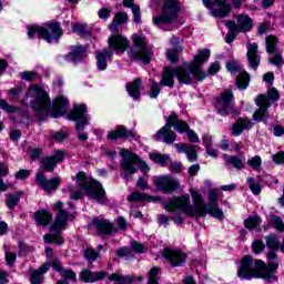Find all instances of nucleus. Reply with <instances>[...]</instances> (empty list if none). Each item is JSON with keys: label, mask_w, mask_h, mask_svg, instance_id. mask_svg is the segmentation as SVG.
Segmentation results:
<instances>
[{"label": "nucleus", "mask_w": 284, "mask_h": 284, "mask_svg": "<svg viewBox=\"0 0 284 284\" xmlns=\"http://www.w3.org/2000/svg\"><path fill=\"white\" fill-rule=\"evenodd\" d=\"M190 192L193 204L190 203V195L185 194L171 199L164 204V210L171 214L183 212L186 216H207L209 214L213 219H217V221H223L225 219V213L219 207V199L223 196V193L216 190L209 191V203L205 204L203 195L199 191L191 190Z\"/></svg>", "instance_id": "nucleus-1"}, {"label": "nucleus", "mask_w": 284, "mask_h": 284, "mask_svg": "<svg viewBox=\"0 0 284 284\" xmlns=\"http://www.w3.org/2000/svg\"><path fill=\"white\" fill-rule=\"evenodd\" d=\"M210 49H201L190 64H183L175 69L166 67L160 81L161 85L174 88V77H176L179 83H184L185 85L207 79V73L201 69V65L210 59Z\"/></svg>", "instance_id": "nucleus-2"}, {"label": "nucleus", "mask_w": 284, "mask_h": 284, "mask_svg": "<svg viewBox=\"0 0 284 284\" xmlns=\"http://www.w3.org/2000/svg\"><path fill=\"white\" fill-rule=\"evenodd\" d=\"M276 270H278V262H268V265L261 260L252 258V256H244L237 267V276L241 281H252V278H263L265 283H275Z\"/></svg>", "instance_id": "nucleus-3"}, {"label": "nucleus", "mask_w": 284, "mask_h": 284, "mask_svg": "<svg viewBox=\"0 0 284 284\" xmlns=\"http://www.w3.org/2000/svg\"><path fill=\"white\" fill-rule=\"evenodd\" d=\"M172 128H175L180 134L186 132L191 143H199L200 139L196 132L190 130L187 122L180 120L176 113H171V115L166 119V124L153 135V139L155 141L166 143L168 145H172V143L176 141V133L172 131Z\"/></svg>", "instance_id": "nucleus-4"}, {"label": "nucleus", "mask_w": 284, "mask_h": 284, "mask_svg": "<svg viewBox=\"0 0 284 284\" xmlns=\"http://www.w3.org/2000/svg\"><path fill=\"white\" fill-rule=\"evenodd\" d=\"M75 179L80 191H74V187L71 185L62 189V192H69L70 199L78 201V199L83 196V192H85L89 199H93V201L101 204L106 203L108 197H105V190H103L101 183L88 178L84 172L78 173Z\"/></svg>", "instance_id": "nucleus-5"}, {"label": "nucleus", "mask_w": 284, "mask_h": 284, "mask_svg": "<svg viewBox=\"0 0 284 284\" xmlns=\"http://www.w3.org/2000/svg\"><path fill=\"white\" fill-rule=\"evenodd\" d=\"M53 210L58 212L55 214V220L50 226L51 233L45 234L43 236L44 243H55V245H63L65 241L61 235V231L68 227V223L74 221V214L68 213V211L63 210V202H57L53 204Z\"/></svg>", "instance_id": "nucleus-6"}, {"label": "nucleus", "mask_w": 284, "mask_h": 284, "mask_svg": "<svg viewBox=\"0 0 284 284\" xmlns=\"http://www.w3.org/2000/svg\"><path fill=\"white\" fill-rule=\"evenodd\" d=\"M24 103L26 105H31L40 119H43L52 108L50 95H48V92L43 90V88L37 84L29 87L26 93Z\"/></svg>", "instance_id": "nucleus-7"}, {"label": "nucleus", "mask_w": 284, "mask_h": 284, "mask_svg": "<svg viewBox=\"0 0 284 284\" xmlns=\"http://www.w3.org/2000/svg\"><path fill=\"white\" fill-rule=\"evenodd\" d=\"M109 49L98 51L95 54L98 70L103 71L108 69V61H112V57L115 54H123L130 45V41L123 36H111L108 39Z\"/></svg>", "instance_id": "nucleus-8"}, {"label": "nucleus", "mask_w": 284, "mask_h": 284, "mask_svg": "<svg viewBox=\"0 0 284 284\" xmlns=\"http://www.w3.org/2000/svg\"><path fill=\"white\" fill-rule=\"evenodd\" d=\"M120 156L122 158V162L120 168L122 170L121 176L124 181H130L132 179V174H136L139 172V168L141 172L148 174L150 172V166L148 163L143 162L139 155L134 154L132 151L128 149H121Z\"/></svg>", "instance_id": "nucleus-9"}, {"label": "nucleus", "mask_w": 284, "mask_h": 284, "mask_svg": "<svg viewBox=\"0 0 284 284\" xmlns=\"http://www.w3.org/2000/svg\"><path fill=\"white\" fill-rule=\"evenodd\" d=\"M28 37L30 39L39 37V39H44L47 43H57L63 37V29L59 22H48L42 27L32 24L28 27Z\"/></svg>", "instance_id": "nucleus-10"}, {"label": "nucleus", "mask_w": 284, "mask_h": 284, "mask_svg": "<svg viewBox=\"0 0 284 284\" xmlns=\"http://www.w3.org/2000/svg\"><path fill=\"white\" fill-rule=\"evenodd\" d=\"M181 14V1L180 0H164L162 6V14L160 17H153L154 26L161 28L162 30L172 31L174 28H165L166 26H172L176 23Z\"/></svg>", "instance_id": "nucleus-11"}, {"label": "nucleus", "mask_w": 284, "mask_h": 284, "mask_svg": "<svg viewBox=\"0 0 284 284\" xmlns=\"http://www.w3.org/2000/svg\"><path fill=\"white\" fill-rule=\"evenodd\" d=\"M278 101V91L276 89H270L267 94H260L255 99V105H257V110L253 113V120L263 123H267L270 119V113L267 109Z\"/></svg>", "instance_id": "nucleus-12"}, {"label": "nucleus", "mask_w": 284, "mask_h": 284, "mask_svg": "<svg viewBox=\"0 0 284 284\" xmlns=\"http://www.w3.org/2000/svg\"><path fill=\"white\" fill-rule=\"evenodd\" d=\"M135 49L129 51V57L132 61H140L141 63H150L154 53L152 52V47L148 45L145 37L140 34L132 36Z\"/></svg>", "instance_id": "nucleus-13"}, {"label": "nucleus", "mask_w": 284, "mask_h": 284, "mask_svg": "<svg viewBox=\"0 0 284 284\" xmlns=\"http://www.w3.org/2000/svg\"><path fill=\"white\" fill-rule=\"evenodd\" d=\"M70 116L72 121H75V130L78 132L79 141H85L88 139V133L83 132L85 125L90 118L88 116V106L85 104H77L71 111Z\"/></svg>", "instance_id": "nucleus-14"}, {"label": "nucleus", "mask_w": 284, "mask_h": 284, "mask_svg": "<svg viewBox=\"0 0 284 284\" xmlns=\"http://www.w3.org/2000/svg\"><path fill=\"white\" fill-rule=\"evenodd\" d=\"M152 181L153 185H155L160 192H163V194H173V192H176V190L181 187L179 180L172 175L153 176Z\"/></svg>", "instance_id": "nucleus-15"}, {"label": "nucleus", "mask_w": 284, "mask_h": 284, "mask_svg": "<svg viewBox=\"0 0 284 284\" xmlns=\"http://www.w3.org/2000/svg\"><path fill=\"white\" fill-rule=\"evenodd\" d=\"M226 70H229L231 74H239L235 78V83L239 90H247L250 87V74L243 71L241 63L236 61H230L226 63Z\"/></svg>", "instance_id": "nucleus-16"}, {"label": "nucleus", "mask_w": 284, "mask_h": 284, "mask_svg": "<svg viewBox=\"0 0 284 284\" xmlns=\"http://www.w3.org/2000/svg\"><path fill=\"white\" fill-rule=\"evenodd\" d=\"M234 93H232V90H225L215 103V110L217 111V114H221L222 116L234 114L236 109H234V105H232Z\"/></svg>", "instance_id": "nucleus-17"}, {"label": "nucleus", "mask_w": 284, "mask_h": 284, "mask_svg": "<svg viewBox=\"0 0 284 284\" xmlns=\"http://www.w3.org/2000/svg\"><path fill=\"white\" fill-rule=\"evenodd\" d=\"M205 8H212L216 6V9H211L212 17H219L220 19H225L232 12V4L227 0H202Z\"/></svg>", "instance_id": "nucleus-18"}, {"label": "nucleus", "mask_w": 284, "mask_h": 284, "mask_svg": "<svg viewBox=\"0 0 284 284\" xmlns=\"http://www.w3.org/2000/svg\"><path fill=\"white\" fill-rule=\"evenodd\" d=\"M278 43V40L274 36H268L266 38V52L268 54H274V57L270 58V63L272 65H277V68H281L283 65V55H281V52L276 49V44Z\"/></svg>", "instance_id": "nucleus-19"}, {"label": "nucleus", "mask_w": 284, "mask_h": 284, "mask_svg": "<svg viewBox=\"0 0 284 284\" xmlns=\"http://www.w3.org/2000/svg\"><path fill=\"white\" fill-rule=\"evenodd\" d=\"M65 151L55 150L51 156H45L41 160L40 165L44 172H52L57 164L63 163Z\"/></svg>", "instance_id": "nucleus-20"}, {"label": "nucleus", "mask_w": 284, "mask_h": 284, "mask_svg": "<svg viewBox=\"0 0 284 284\" xmlns=\"http://www.w3.org/2000/svg\"><path fill=\"white\" fill-rule=\"evenodd\" d=\"M163 256L171 267H181L185 263V258H187L185 253L176 248H165Z\"/></svg>", "instance_id": "nucleus-21"}, {"label": "nucleus", "mask_w": 284, "mask_h": 284, "mask_svg": "<svg viewBox=\"0 0 284 284\" xmlns=\"http://www.w3.org/2000/svg\"><path fill=\"white\" fill-rule=\"evenodd\" d=\"M36 181L44 192H54L61 185V178H53L51 180H48L45 178V174L43 172H38L36 174Z\"/></svg>", "instance_id": "nucleus-22"}, {"label": "nucleus", "mask_w": 284, "mask_h": 284, "mask_svg": "<svg viewBox=\"0 0 284 284\" xmlns=\"http://www.w3.org/2000/svg\"><path fill=\"white\" fill-rule=\"evenodd\" d=\"M174 148L178 150L179 154L184 153L190 163H194V161L199 159V145L176 143Z\"/></svg>", "instance_id": "nucleus-23"}, {"label": "nucleus", "mask_w": 284, "mask_h": 284, "mask_svg": "<svg viewBox=\"0 0 284 284\" xmlns=\"http://www.w3.org/2000/svg\"><path fill=\"white\" fill-rule=\"evenodd\" d=\"M68 105H70V101H68L65 97H58L53 101L51 116L53 119H59V116H65V113L68 112Z\"/></svg>", "instance_id": "nucleus-24"}, {"label": "nucleus", "mask_w": 284, "mask_h": 284, "mask_svg": "<svg viewBox=\"0 0 284 284\" xmlns=\"http://www.w3.org/2000/svg\"><path fill=\"white\" fill-rule=\"evenodd\" d=\"M248 65L253 70H256L261 64V55H258V44L251 43L247 45V53H246Z\"/></svg>", "instance_id": "nucleus-25"}, {"label": "nucleus", "mask_w": 284, "mask_h": 284, "mask_svg": "<svg viewBox=\"0 0 284 284\" xmlns=\"http://www.w3.org/2000/svg\"><path fill=\"white\" fill-rule=\"evenodd\" d=\"M85 52H88V49L85 47H72L69 54L65 55V60L70 63H81V61H83V57H85Z\"/></svg>", "instance_id": "nucleus-26"}, {"label": "nucleus", "mask_w": 284, "mask_h": 284, "mask_svg": "<svg viewBox=\"0 0 284 284\" xmlns=\"http://www.w3.org/2000/svg\"><path fill=\"white\" fill-rule=\"evenodd\" d=\"M108 276L106 272H92L90 270H84L80 273V281L83 283H94L97 281H103Z\"/></svg>", "instance_id": "nucleus-27"}, {"label": "nucleus", "mask_w": 284, "mask_h": 284, "mask_svg": "<svg viewBox=\"0 0 284 284\" xmlns=\"http://www.w3.org/2000/svg\"><path fill=\"white\" fill-rule=\"evenodd\" d=\"M252 121L247 119H239L231 129L233 136H241L245 130H252Z\"/></svg>", "instance_id": "nucleus-28"}, {"label": "nucleus", "mask_w": 284, "mask_h": 284, "mask_svg": "<svg viewBox=\"0 0 284 284\" xmlns=\"http://www.w3.org/2000/svg\"><path fill=\"white\" fill-rule=\"evenodd\" d=\"M253 28L252 18L247 14H239L236 17V32H250Z\"/></svg>", "instance_id": "nucleus-29"}, {"label": "nucleus", "mask_w": 284, "mask_h": 284, "mask_svg": "<svg viewBox=\"0 0 284 284\" xmlns=\"http://www.w3.org/2000/svg\"><path fill=\"white\" fill-rule=\"evenodd\" d=\"M134 138V132L126 130L123 126H119L114 131L108 133L106 139L109 141H116V139H132Z\"/></svg>", "instance_id": "nucleus-30"}, {"label": "nucleus", "mask_w": 284, "mask_h": 284, "mask_svg": "<svg viewBox=\"0 0 284 284\" xmlns=\"http://www.w3.org/2000/svg\"><path fill=\"white\" fill-rule=\"evenodd\" d=\"M92 225L93 227H95V230H98L99 234H112V232H114L112 223L106 220H101L97 217L92 221Z\"/></svg>", "instance_id": "nucleus-31"}, {"label": "nucleus", "mask_w": 284, "mask_h": 284, "mask_svg": "<svg viewBox=\"0 0 284 284\" xmlns=\"http://www.w3.org/2000/svg\"><path fill=\"white\" fill-rule=\"evenodd\" d=\"M170 220L173 221V223H175V225H183L184 220H183V215H181V213H178L175 215H163L160 214L158 216V223L159 225H163L164 227H168L170 225Z\"/></svg>", "instance_id": "nucleus-32"}, {"label": "nucleus", "mask_w": 284, "mask_h": 284, "mask_svg": "<svg viewBox=\"0 0 284 284\" xmlns=\"http://www.w3.org/2000/svg\"><path fill=\"white\" fill-rule=\"evenodd\" d=\"M128 94L133 98V101L141 99V79L138 78L133 82L126 84Z\"/></svg>", "instance_id": "nucleus-33"}, {"label": "nucleus", "mask_w": 284, "mask_h": 284, "mask_svg": "<svg viewBox=\"0 0 284 284\" xmlns=\"http://www.w3.org/2000/svg\"><path fill=\"white\" fill-rule=\"evenodd\" d=\"M52 267L55 272H59L63 278H69V281H77V273L72 270H64L61 266V262L54 260L52 262Z\"/></svg>", "instance_id": "nucleus-34"}, {"label": "nucleus", "mask_w": 284, "mask_h": 284, "mask_svg": "<svg viewBox=\"0 0 284 284\" xmlns=\"http://www.w3.org/2000/svg\"><path fill=\"white\" fill-rule=\"evenodd\" d=\"M121 23H128V13L126 12H118L115 13V17L112 21V23L109 26V29L113 32H116L119 30V26Z\"/></svg>", "instance_id": "nucleus-35"}, {"label": "nucleus", "mask_w": 284, "mask_h": 284, "mask_svg": "<svg viewBox=\"0 0 284 284\" xmlns=\"http://www.w3.org/2000/svg\"><path fill=\"white\" fill-rule=\"evenodd\" d=\"M128 201H148L150 203L152 201H161V197L150 196L146 193L133 192L128 196Z\"/></svg>", "instance_id": "nucleus-36"}, {"label": "nucleus", "mask_w": 284, "mask_h": 284, "mask_svg": "<svg viewBox=\"0 0 284 284\" xmlns=\"http://www.w3.org/2000/svg\"><path fill=\"white\" fill-rule=\"evenodd\" d=\"M52 221V213L42 210V211H38L36 213V222L38 223V225H48V223H50Z\"/></svg>", "instance_id": "nucleus-37"}, {"label": "nucleus", "mask_w": 284, "mask_h": 284, "mask_svg": "<svg viewBox=\"0 0 284 284\" xmlns=\"http://www.w3.org/2000/svg\"><path fill=\"white\" fill-rule=\"evenodd\" d=\"M224 161L226 165H230L231 168H235V170H243V168L245 166V164H243L242 159H239L233 155L224 154Z\"/></svg>", "instance_id": "nucleus-38"}, {"label": "nucleus", "mask_w": 284, "mask_h": 284, "mask_svg": "<svg viewBox=\"0 0 284 284\" xmlns=\"http://www.w3.org/2000/svg\"><path fill=\"white\" fill-rule=\"evenodd\" d=\"M246 230H256L261 225V217L258 215H251L244 221Z\"/></svg>", "instance_id": "nucleus-39"}, {"label": "nucleus", "mask_w": 284, "mask_h": 284, "mask_svg": "<svg viewBox=\"0 0 284 284\" xmlns=\"http://www.w3.org/2000/svg\"><path fill=\"white\" fill-rule=\"evenodd\" d=\"M150 159L153 163H158L159 165H166V163H170V156L168 154L150 153Z\"/></svg>", "instance_id": "nucleus-40"}, {"label": "nucleus", "mask_w": 284, "mask_h": 284, "mask_svg": "<svg viewBox=\"0 0 284 284\" xmlns=\"http://www.w3.org/2000/svg\"><path fill=\"white\" fill-rule=\"evenodd\" d=\"M21 196H23V192H18L14 194H9L7 196V206L10 210H13V207H17V205H19V200L21 199Z\"/></svg>", "instance_id": "nucleus-41"}, {"label": "nucleus", "mask_w": 284, "mask_h": 284, "mask_svg": "<svg viewBox=\"0 0 284 284\" xmlns=\"http://www.w3.org/2000/svg\"><path fill=\"white\" fill-rule=\"evenodd\" d=\"M72 32L79 34V37H90L91 34L90 27H88V24H73Z\"/></svg>", "instance_id": "nucleus-42"}, {"label": "nucleus", "mask_w": 284, "mask_h": 284, "mask_svg": "<svg viewBox=\"0 0 284 284\" xmlns=\"http://www.w3.org/2000/svg\"><path fill=\"white\" fill-rule=\"evenodd\" d=\"M247 165L252 168L254 172H261V165H263V160L261 156L255 155L247 160Z\"/></svg>", "instance_id": "nucleus-43"}, {"label": "nucleus", "mask_w": 284, "mask_h": 284, "mask_svg": "<svg viewBox=\"0 0 284 284\" xmlns=\"http://www.w3.org/2000/svg\"><path fill=\"white\" fill-rule=\"evenodd\" d=\"M183 48L181 47H175L174 49H169L166 51V59L171 62V63H176V61H179V52H182Z\"/></svg>", "instance_id": "nucleus-44"}, {"label": "nucleus", "mask_w": 284, "mask_h": 284, "mask_svg": "<svg viewBox=\"0 0 284 284\" xmlns=\"http://www.w3.org/2000/svg\"><path fill=\"white\" fill-rule=\"evenodd\" d=\"M247 185L251 190V192L255 195L258 196L261 194V183L256 181L254 178H247Z\"/></svg>", "instance_id": "nucleus-45"}, {"label": "nucleus", "mask_w": 284, "mask_h": 284, "mask_svg": "<svg viewBox=\"0 0 284 284\" xmlns=\"http://www.w3.org/2000/svg\"><path fill=\"white\" fill-rule=\"evenodd\" d=\"M109 278L114 281V284H132V277L119 275L116 273L111 274Z\"/></svg>", "instance_id": "nucleus-46"}, {"label": "nucleus", "mask_w": 284, "mask_h": 284, "mask_svg": "<svg viewBox=\"0 0 284 284\" xmlns=\"http://www.w3.org/2000/svg\"><path fill=\"white\" fill-rule=\"evenodd\" d=\"M270 223L272 227L277 230V232H284V223L283 220L278 215H271Z\"/></svg>", "instance_id": "nucleus-47"}, {"label": "nucleus", "mask_w": 284, "mask_h": 284, "mask_svg": "<svg viewBox=\"0 0 284 284\" xmlns=\"http://www.w3.org/2000/svg\"><path fill=\"white\" fill-rule=\"evenodd\" d=\"M280 246L281 244L278 242V237H276L275 235L266 236V247H268V250L275 252L276 250H280Z\"/></svg>", "instance_id": "nucleus-48"}, {"label": "nucleus", "mask_w": 284, "mask_h": 284, "mask_svg": "<svg viewBox=\"0 0 284 284\" xmlns=\"http://www.w3.org/2000/svg\"><path fill=\"white\" fill-rule=\"evenodd\" d=\"M21 92H23V87H21V85L14 87V88L8 90L7 94H8L9 101H17V99H19V97H21Z\"/></svg>", "instance_id": "nucleus-49"}, {"label": "nucleus", "mask_w": 284, "mask_h": 284, "mask_svg": "<svg viewBox=\"0 0 284 284\" xmlns=\"http://www.w3.org/2000/svg\"><path fill=\"white\" fill-rule=\"evenodd\" d=\"M31 284H43V275L39 271H29Z\"/></svg>", "instance_id": "nucleus-50"}, {"label": "nucleus", "mask_w": 284, "mask_h": 284, "mask_svg": "<svg viewBox=\"0 0 284 284\" xmlns=\"http://www.w3.org/2000/svg\"><path fill=\"white\" fill-rule=\"evenodd\" d=\"M150 90L151 99H156V97L161 94V88L159 87V82H154V80H150Z\"/></svg>", "instance_id": "nucleus-51"}, {"label": "nucleus", "mask_w": 284, "mask_h": 284, "mask_svg": "<svg viewBox=\"0 0 284 284\" xmlns=\"http://www.w3.org/2000/svg\"><path fill=\"white\" fill-rule=\"evenodd\" d=\"M65 139H68V133H65L63 131H58V132L51 134V140L55 141V143H63V141H65Z\"/></svg>", "instance_id": "nucleus-52"}, {"label": "nucleus", "mask_w": 284, "mask_h": 284, "mask_svg": "<svg viewBox=\"0 0 284 284\" xmlns=\"http://www.w3.org/2000/svg\"><path fill=\"white\" fill-rule=\"evenodd\" d=\"M252 250H253L254 254H261V252H263V250H265V244L261 240H255L252 243Z\"/></svg>", "instance_id": "nucleus-53"}, {"label": "nucleus", "mask_w": 284, "mask_h": 284, "mask_svg": "<svg viewBox=\"0 0 284 284\" xmlns=\"http://www.w3.org/2000/svg\"><path fill=\"white\" fill-rule=\"evenodd\" d=\"M131 247L135 254H144L146 252L145 246L136 241L131 243Z\"/></svg>", "instance_id": "nucleus-54"}, {"label": "nucleus", "mask_w": 284, "mask_h": 284, "mask_svg": "<svg viewBox=\"0 0 284 284\" xmlns=\"http://www.w3.org/2000/svg\"><path fill=\"white\" fill-rule=\"evenodd\" d=\"M272 159L275 165H284V151H280L276 154H273Z\"/></svg>", "instance_id": "nucleus-55"}, {"label": "nucleus", "mask_w": 284, "mask_h": 284, "mask_svg": "<svg viewBox=\"0 0 284 284\" xmlns=\"http://www.w3.org/2000/svg\"><path fill=\"white\" fill-rule=\"evenodd\" d=\"M131 10L134 23H141V8L139 6H132Z\"/></svg>", "instance_id": "nucleus-56"}, {"label": "nucleus", "mask_w": 284, "mask_h": 284, "mask_svg": "<svg viewBox=\"0 0 284 284\" xmlns=\"http://www.w3.org/2000/svg\"><path fill=\"white\" fill-rule=\"evenodd\" d=\"M84 256L87 258V261H94L95 258H99V253H97V251H94L93 248H87L84 252Z\"/></svg>", "instance_id": "nucleus-57"}, {"label": "nucleus", "mask_w": 284, "mask_h": 284, "mask_svg": "<svg viewBox=\"0 0 284 284\" xmlns=\"http://www.w3.org/2000/svg\"><path fill=\"white\" fill-rule=\"evenodd\" d=\"M21 79L24 81H34L37 79V72L34 71H24L20 73Z\"/></svg>", "instance_id": "nucleus-58"}, {"label": "nucleus", "mask_w": 284, "mask_h": 284, "mask_svg": "<svg viewBox=\"0 0 284 284\" xmlns=\"http://www.w3.org/2000/svg\"><path fill=\"white\" fill-rule=\"evenodd\" d=\"M6 262L7 265H14V263L17 262V254L10 251H6Z\"/></svg>", "instance_id": "nucleus-59"}, {"label": "nucleus", "mask_w": 284, "mask_h": 284, "mask_svg": "<svg viewBox=\"0 0 284 284\" xmlns=\"http://www.w3.org/2000/svg\"><path fill=\"white\" fill-rule=\"evenodd\" d=\"M0 109L4 110V112H9V113L17 111V109L14 106L8 104V102L6 100L0 101Z\"/></svg>", "instance_id": "nucleus-60"}, {"label": "nucleus", "mask_w": 284, "mask_h": 284, "mask_svg": "<svg viewBox=\"0 0 284 284\" xmlns=\"http://www.w3.org/2000/svg\"><path fill=\"white\" fill-rule=\"evenodd\" d=\"M98 14L100 19H103L104 21H106V19H110V14H112V10L108 8H102L99 10Z\"/></svg>", "instance_id": "nucleus-61"}, {"label": "nucleus", "mask_w": 284, "mask_h": 284, "mask_svg": "<svg viewBox=\"0 0 284 284\" xmlns=\"http://www.w3.org/2000/svg\"><path fill=\"white\" fill-rule=\"evenodd\" d=\"M219 70H221V63H219V61H215L213 63L210 64L209 67V74H216V72H219Z\"/></svg>", "instance_id": "nucleus-62"}, {"label": "nucleus", "mask_w": 284, "mask_h": 284, "mask_svg": "<svg viewBox=\"0 0 284 284\" xmlns=\"http://www.w3.org/2000/svg\"><path fill=\"white\" fill-rule=\"evenodd\" d=\"M30 176V170H20L16 173V179H28Z\"/></svg>", "instance_id": "nucleus-63"}, {"label": "nucleus", "mask_w": 284, "mask_h": 284, "mask_svg": "<svg viewBox=\"0 0 284 284\" xmlns=\"http://www.w3.org/2000/svg\"><path fill=\"white\" fill-rule=\"evenodd\" d=\"M273 134H274V136H283L284 128L281 125L273 126Z\"/></svg>", "instance_id": "nucleus-64"}]
</instances>
